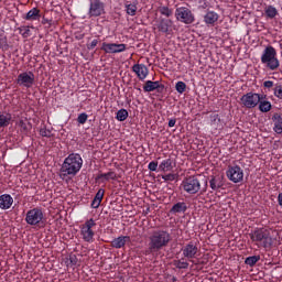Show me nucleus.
Segmentation results:
<instances>
[{
  "label": "nucleus",
  "mask_w": 282,
  "mask_h": 282,
  "mask_svg": "<svg viewBox=\"0 0 282 282\" xmlns=\"http://www.w3.org/2000/svg\"><path fill=\"white\" fill-rule=\"evenodd\" d=\"M226 176L229 182L239 184L240 182H243V169L239 165H228Z\"/></svg>",
  "instance_id": "9"
},
{
  "label": "nucleus",
  "mask_w": 282,
  "mask_h": 282,
  "mask_svg": "<svg viewBox=\"0 0 282 282\" xmlns=\"http://www.w3.org/2000/svg\"><path fill=\"white\" fill-rule=\"evenodd\" d=\"M159 170H161L163 173L173 171V159L163 160L159 165Z\"/></svg>",
  "instance_id": "25"
},
{
  "label": "nucleus",
  "mask_w": 282,
  "mask_h": 282,
  "mask_svg": "<svg viewBox=\"0 0 282 282\" xmlns=\"http://www.w3.org/2000/svg\"><path fill=\"white\" fill-rule=\"evenodd\" d=\"M24 221L29 226H37V228H43L45 226V214L41 207H34L26 212Z\"/></svg>",
  "instance_id": "5"
},
{
  "label": "nucleus",
  "mask_w": 282,
  "mask_h": 282,
  "mask_svg": "<svg viewBox=\"0 0 282 282\" xmlns=\"http://www.w3.org/2000/svg\"><path fill=\"white\" fill-rule=\"evenodd\" d=\"M273 96H276V98H280L282 100V85L275 84L273 87Z\"/></svg>",
  "instance_id": "41"
},
{
  "label": "nucleus",
  "mask_w": 282,
  "mask_h": 282,
  "mask_svg": "<svg viewBox=\"0 0 282 282\" xmlns=\"http://www.w3.org/2000/svg\"><path fill=\"white\" fill-rule=\"evenodd\" d=\"M198 10H206L208 8V0H196Z\"/></svg>",
  "instance_id": "44"
},
{
  "label": "nucleus",
  "mask_w": 282,
  "mask_h": 282,
  "mask_svg": "<svg viewBox=\"0 0 282 282\" xmlns=\"http://www.w3.org/2000/svg\"><path fill=\"white\" fill-rule=\"evenodd\" d=\"M278 203H279V206H281L282 208V193L278 195Z\"/></svg>",
  "instance_id": "52"
},
{
  "label": "nucleus",
  "mask_w": 282,
  "mask_h": 282,
  "mask_svg": "<svg viewBox=\"0 0 282 282\" xmlns=\"http://www.w3.org/2000/svg\"><path fill=\"white\" fill-rule=\"evenodd\" d=\"M143 91L151 93V91H158V94H164V84L160 82H152L147 80L143 86Z\"/></svg>",
  "instance_id": "16"
},
{
  "label": "nucleus",
  "mask_w": 282,
  "mask_h": 282,
  "mask_svg": "<svg viewBox=\"0 0 282 282\" xmlns=\"http://www.w3.org/2000/svg\"><path fill=\"white\" fill-rule=\"evenodd\" d=\"M14 204V198L10 194L0 195V208L1 210H10Z\"/></svg>",
  "instance_id": "22"
},
{
  "label": "nucleus",
  "mask_w": 282,
  "mask_h": 282,
  "mask_svg": "<svg viewBox=\"0 0 282 282\" xmlns=\"http://www.w3.org/2000/svg\"><path fill=\"white\" fill-rule=\"evenodd\" d=\"M209 186L212 191H219V188H221L224 184H221V181H219V178L213 176L209 181Z\"/></svg>",
  "instance_id": "33"
},
{
  "label": "nucleus",
  "mask_w": 282,
  "mask_h": 282,
  "mask_svg": "<svg viewBox=\"0 0 282 282\" xmlns=\"http://www.w3.org/2000/svg\"><path fill=\"white\" fill-rule=\"evenodd\" d=\"M40 135H42V138H52V130L47 129L46 126H42L40 129Z\"/></svg>",
  "instance_id": "38"
},
{
  "label": "nucleus",
  "mask_w": 282,
  "mask_h": 282,
  "mask_svg": "<svg viewBox=\"0 0 282 282\" xmlns=\"http://www.w3.org/2000/svg\"><path fill=\"white\" fill-rule=\"evenodd\" d=\"M262 94L247 93L240 98L241 105L247 109H254L259 102H261Z\"/></svg>",
  "instance_id": "10"
},
{
  "label": "nucleus",
  "mask_w": 282,
  "mask_h": 282,
  "mask_svg": "<svg viewBox=\"0 0 282 282\" xmlns=\"http://www.w3.org/2000/svg\"><path fill=\"white\" fill-rule=\"evenodd\" d=\"M109 180L116 181L118 180V174H116V172L110 171L107 173H99L97 174V176L95 177V182H99V184H105V182H109Z\"/></svg>",
  "instance_id": "20"
},
{
  "label": "nucleus",
  "mask_w": 282,
  "mask_h": 282,
  "mask_svg": "<svg viewBox=\"0 0 282 282\" xmlns=\"http://www.w3.org/2000/svg\"><path fill=\"white\" fill-rule=\"evenodd\" d=\"M175 89H176L177 94H184V91H186V83L177 82L175 84Z\"/></svg>",
  "instance_id": "40"
},
{
  "label": "nucleus",
  "mask_w": 282,
  "mask_h": 282,
  "mask_svg": "<svg viewBox=\"0 0 282 282\" xmlns=\"http://www.w3.org/2000/svg\"><path fill=\"white\" fill-rule=\"evenodd\" d=\"M276 85H274V82H272V80H265L264 83H263V87L265 88V89H272V87L274 88Z\"/></svg>",
  "instance_id": "47"
},
{
  "label": "nucleus",
  "mask_w": 282,
  "mask_h": 282,
  "mask_svg": "<svg viewBox=\"0 0 282 282\" xmlns=\"http://www.w3.org/2000/svg\"><path fill=\"white\" fill-rule=\"evenodd\" d=\"M181 251L183 252V257L185 259H196L199 252V247H197V242L189 241L182 247Z\"/></svg>",
  "instance_id": "13"
},
{
  "label": "nucleus",
  "mask_w": 282,
  "mask_h": 282,
  "mask_svg": "<svg viewBox=\"0 0 282 282\" xmlns=\"http://www.w3.org/2000/svg\"><path fill=\"white\" fill-rule=\"evenodd\" d=\"M261 63L265 65L268 69H271V72L279 69L280 62L279 58H276V48L267 46L262 52Z\"/></svg>",
  "instance_id": "4"
},
{
  "label": "nucleus",
  "mask_w": 282,
  "mask_h": 282,
  "mask_svg": "<svg viewBox=\"0 0 282 282\" xmlns=\"http://www.w3.org/2000/svg\"><path fill=\"white\" fill-rule=\"evenodd\" d=\"M95 226L96 220H94V218L86 220L79 226L82 239L86 243H94V241H96V239L94 238L96 237V231H94Z\"/></svg>",
  "instance_id": "6"
},
{
  "label": "nucleus",
  "mask_w": 282,
  "mask_h": 282,
  "mask_svg": "<svg viewBox=\"0 0 282 282\" xmlns=\"http://www.w3.org/2000/svg\"><path fill=\"white\" fill-rule=\"evenodd\" d=\"M19 127L22 133H24V135H28V133H30V129H32V126L30 124V122H25L23 120H20Z\"/></svg>",
  "instance_id": "36"
},
{
  "label": "nucleus",
  "mask_w": 282,
  "mask_h": 282,
  "mask_svg": "<svg viewBox=\"0 0 282 282\" xmlns=\"http://www.w3.org/2000/svg\"><path fill=\"white\" fill-rule=\"evenodd\" d=\"M264 14L267 19H274L276 15H279V10H276L273 6H268L264 9Z\"/></svg>",
  "instance_id": "28"
},
{
  "label": "nucleus",
  "mask_w": 282,
  "mask_h": 282,
  "mask_svg": "<svg viewBox=\"0 0 282 282\" xmlns=\"http://www.w3.org/2000/svg\"><path fill=\"white\" fill-rule=\"evenodd\" d=\"M127 243H131L130 236H119L111 241V248H116V250H120L124 248Z\"/></svg>",
  "instance_id": "19"
},
{
  "label": "nucleus",
  "mask_w": 282,
  "mask_h": 282,
  "mask_svg": "<svg viewBox=\"0 0 282 282\" xmlns=\"http://www.w3.org/2000/svg\"><path fill=\"white\" fill-rule=\"evenodd\" d=\"M173 265L177 270H188V262L184 261V258L178 259V260H173Z\"/></svg>",
  "instance_id": "31"
},
{
  "label": "nucleus",
  "mask_w": 282,
  "mask_h": 282,
  "mask_svg": "<svg viewBox=\"0 0 282 282\" xmlns=\"http://www.w3.org/2000/svg\"><path fill=\"white\" fill-rule=\"evenodd\" d=\"M12 120V115L0 112V128L8 127Z\"/></svg>",
  "instance_id": "30"
},
{
  "label": "nucleus",
  "mask_w": 282,
  "mask_h": 282,
  "mask_svg": "<svg viewBox=\"0 0 282 282\" xmlns=\"http://www.w3.org/2000/svg\"><path fill=\"white\" fill-rule=\"evenodd\" d=\"M76 41H83V39H85V34L79 33L75 36Z\"/></svg>",
  "instance_id": "51"
},
{
  "label": "nucleus",
  "mask_w": 282,
  "mask_h": 282,
  "mask_svg": "<svg viewBox=\"0 0 282 282\" xmlns=\"http://www.w3.org/2000/svg\"><path fill=\"white\" fill-rule=\"evenodd\" d=\"M272 123H273V131L278 135H281L282 133V113L275 112L271 117Z\"/></svg>",
  "instance_id": "21"
},
{
  "label": "nucleus",
  "mask_w": 282,
  "mask_h": 282,
  "mask_svg": "<svg viewBox=\"0 0 282 282\" xmlns=\"http://www.w3.org/2000/svg\"><path fill=\"white\" fill-rule=\"evenodd\" d=\"M65 265L67 268H73V270L78 265V257L76 254H70L65 259Z\"/></svg>",
  "instance_id": "27"
},
{
  "label": "nucleus",
  "mask_w": 282,
  "mask_h": 282,
  "mask_svg": "<svg viewBox=\"0 0 282 282\" xmlns=\"http://www.w3.org/2000/svg\"><path fill=\"white\" fill-rule=\"evenodd\" d=\"M181 188L187 195H197V192L202 191V183L195 175L187 176L182 181Z\"/></svg>",
  "instance_id": "7"
},
{
  "label": "nucleus",
  "mask_w": 282,
  "mask_h": 282,
  "mask_svg": "<svg viewBox=\"0 0 282 282\" xmlns=\"http://www.w3.org/2000/svg\"><path fill=\"white\" fill-rule=\"evenodd\" d=\"M158 30L163 34H171L173 32V20L162 18L158 24Z\"/></svg>",
  "instance_id": "17"
},
{
  "label": "nucleus",
  "mask_w": 282,
  "mask_h": 282,
  "mask_svg": "<svg viewBox=\"0 0 282 282\" xmlns=\"http://www.w3.org/2000/svg\"><path fill=\"white\" fill-rule=\"evenodd\" d=\"M18 30L23 39H30V36H32V31L30 30V26L22 25Z\"/></svg>",
  "instance_id": "35"
},
{
  "label": "nucleus",
  "mask_w": 282,
  "mask_h": 282,
  "mask_svg": "<svg viewBox=\"0 0 282 282\" xmlns=\"http://www.w3.org/2000/svg\"><path fill=\"white\" fill-rule=\"evenodd\" d=\"M203 21L207 28H215L217 21H219V13L213 10H207L203 15Z\"/></svg>",
  "instance_id": "15"
},
{
  "label": "nucleus",
  "mask_w": 282,
  "mask_h": 282,
  "mask_svg": "<svg viewBox=\"0 0 282 282\" xmlns=\"http://www.w3.org/2000/svg\"><path fill=\"white\" fill-rule=\"evenodd\" d=\"M100 204H102L100 200H96V198L91 202V208H100Z\"/></svg>",
  "instance_id": "49"
},
{
  "label": "nucleus",
  "mask_w": 282,
  "mask_h": 282,
  "mask_svg": "<svg viewBox=\"0 0 282 282\" xmlns=\"http://www.w3.org/2000/svg\"><path fill=\"white\" fill-rule=\"evenodd\" d=\"M149 171L155 172L158 171V161H152L148 165Z\"/></svg>",
  "instance_id": "46"
},
{
  "label": "nucleus",
  "mask_w": 282,
  "mask_h": 282,
  "mask_svg": "<svg viewBox=\"0 0 282 282\" xmlns=\"http://www.w3.org/2000/svg\"><path fill=\"white\" fill-rule=\"evenodd\" d=\"M169 243H171V234L164 230H155L149 237V243L144 251V256L158 257L160 250L166 248Z\"/></svg>",
  "instance_id": "1"
},
{
  "label": "nucleus",
  "mask_w": 282,
  "mask_h": 282,
  "mask_svg": "<svg viewBox=\"0 0 282 282\" xmlns=\"http://www.w3.org/2000/svg\"><path fill=\"white\" fill-rule=\"evenodd\" d=\"M175 18L180 23H184L185 25H192V23H195V13L186 7L177 8L175 10Z\"/></svg>",
  "instance_id": "8"
},
{
  "label": "nucleus",
  "mask_w": 282,
  "mask_h": 282,
  "mask_svg": "<svg viewBox=\"0 0 282 282\" xmlns=\"http://www.w3.org/2000/svg\"><path fill=\"white\" fill-rule=\"evenodd\" d=\"M259 109L262 113H268L272 109V104L265 100V96L263 94L260 97V101L258 102Z\"/></svg>",
  "instance_id": "24"
},
{
  "label": "nucleus",
  "mask_w": 282,
  "mask_h": 282,
  "mask_svg": "<svg viewBox=\"0 0 282 282\" xmlns=\"http://www.w3.org/2000/svg\"><path fill=\"white\" fill-rule=\"evenodd\" d=\"M98 45V40H93L90 43L87 44V50H94Z\"/></svg>",
  "instance_id": "48"
},
{
  "label": "nucleus",
  "mask_w": 282,
  "mask_h": 282,
  "mask_svg": "<svg viewBox=\"0 0 282 282\" xmlns=\"http://www.w3.org/2000/svg\"><path fill=\"white\" fill-rule=\"evenodd\" d=\"M101 51L105 52V54H122V52H127V44L104 42L101 44Z\"/></svg>",
  "instance_id": "12"
},
{
  "label": "nucleus",
  "mask_w": 282,
  "mask_h": 282,
  "mask_svg": "<svg viewBox=\"0 0 282 282\" xmlns=\"http://www.w3.org/2000/svg\"><path fill=\"white\" fill-rule=\"evenodd\" d=\"M127 14L129 17H135L138 12V4L137 3H126L124 6Z\"/></svg>",
  "instance_id": "32"
},
{
  "label": "nucleus",
  "mask_w": 282,
  "mask_h": 282,
  "mask_svg": "<svg viewBox=\"0 0 282 282\" xmlns=\"http://www.w3.org/2000/svg\"><path fill=\"white\" fill-rule=\"evenodd\" d=\"M105 14V2L100 0H90L88 15L91 17H102Z\"/></svg>",
  "instance_id": "14"
},
{
  "label": "nucleus",
  "mask_w": 282,
  "mask_h": 282,
  "mask_svg": "<svg viewBox=\"0 0 282 282\" xmlns=\"http://www.w3.org/2000/svg\"><path fill=\"white\" fill-rule=\"evenodd\" d=\"M83 169V156L78 153H70L63 162L59 170L61 180H67V177H76Z\"/></svg>",
  "instance_id": "2"
},
{
  "label": "nucleus",
  "mask_w": 282,
  "mask_h": 282,
  "mask_svg": "<svg viewBox=\"0 0 282 282\" xmlns=\"http://www.w3.org/2000/svg\"><path fill=\"white\" fill-rule=\"evenodd\" d=\"M187 210H188V206L186 205V203L178 202L172 206V208L170 209V213H172V215H177V214L182 215Z\"/></svg>",
  "instance_id": "23"
},
{
  "label": "nucleus",
  "mask_w": 282,
  "mask_h": 282,
  "mask_svg": "<svg viewBox=\"0 0 282 282\" xmlns=\"http://www.w3.org/2000/svg\"><path fill=\"white\" fill-rule=\"evenodd\" d=\"M87 118H89V116L86 112H82L77 117V122L79 124H85V122H87Z\"/></svg>",
  "instance_id": "43"
},
{
  "label": "nucleus",
  "mask_w": 282,
  "mask_h": 282,
  "mask_svg": "<svg viewBox=\"0 0 282 282\" xmlns=\"http://www.w3.org/2000/svg\"><path fill=\"white\" fill-rule=\"evenodd\" d=\"M116 118L119 122H124V120H127V118H129V111H127V109L122 108L117 111Z\"/></svg>",
  "instance_id": "34"
},
{
  "label": "nucleus",
  "mask_w": 282,
  "mask_h": 282,
  "mask_svg": "<svg viewBox=\"0 0 282 282\" xmlns=\"http://www.w3.org/2000/svg\"><path fill=\"white\" fill-rule=\"evenodd\" d=\"M104 197H105V189L99 188L98 192L96 193L94 199L102 203Z\"/></svg>",
  "instance_id": "45"
},
{
  "label": "nucleus",
  "mask_w": 282,
  "mask_h": 282,
  "mask_svg": "<svg viewBox=\"0 0 282 282\" xmlns=\"http://www.w3.org/2000/svg\"><path fill=\"white\" fill-rule=\"evenodd\" d=\"M187 261L193 263V265H198L199 264V262L195 261V259H187Z\"/></svg>",
  "instance_id": "53"
},
{
  "label": "nucleus",
  "mask_w": 282,
  "mask_h": 282,
  "mask_svg": "<svg viewBox=\"0 0 282 282\" xmlns=\"http://www.w3.org/2000/svg\"><path fill=\"white\" fill-rule=\"evenodd\" d=\"M210 124L212 127H216V124H219L221 122V119L219 118V115L217 113H212L209 116Z\"/></svg>",
  "instance_id": "39"
},
{
  "label": "nucleus",
  "mask_w": 282,
  "mask_h": 282,
  "mask_svg": "<svg viewBox=\"0 0 282 282\" xmlns=\"http://www.w3.org/2000/svg\"><path fill=\"white\" fill-rule=\"evenodd\" d=\"M176 122H177V119H175V118H174V119H170V120H169V127H170V128L175 127Z\"/></svg>",
  "instance_id": "50"
},
{
  "label": "nucleus",
  "mask_w": 282,
  "mask_h": 282,
  "mask_svg": "<svg viewBox=\"0 0 282 282\" xmlns=\"http://www.w3.org/2000/svg\"><path fill=\"white\" fill-rule=\"evenodd\" d=\"M159 12L160 14H162L163 17H166L169 19V17H173V10L170 9L169 7H159Z\"/></svg>",
  "instance_id": "37"
},
{
  "label": "nucleus",
  "mask_w": 282,
  "mask_h": 282,
  "mask_svg": "<svg viewBox=\"0 0 282 282\" xmlns=\"http://www.w3.org/2000/svg\"><path fill=\"white\" fill-rule=\"evenodd\" d=\"M259 261H261V256H250L246 258L245 263L249 265V268H254Z\"/></svg>",
  "instance_id": "29"
},
{
  "label": "nucleus",
  "mask_w": 282,
  "mask_h": 282,
  "mask_svg": "<svg viewBox=\"0 0 282 282\" xmlns=\"http://www.w3.org/2000/svg\"><path fill=\"white\" fill-rule=\"evenodd\" d=\"M34 83L35 76L32 72H23L18 75L17 85H19V87H25L26 89H30L34 86Z\"/></svg>",
  "instance_id": "11"
},
{
  "label": "nucleus",
  "mask_w": 282,
  "mask_h": 282,
  "mask_svg": "<svg viewBox=\"0 0 282 282\" xmlns=\"http://www.w3.org/2000/svg\"><path fill=\"white\" fill-rule=\"evenodd\" d=\"M249 237L258 248H272V236H270V230L265 228L257 227L249 232Z\"/></svg>",
  "instance_id": "3"
},
{
  "label": "nucleus",
  "mask_w": 282,
  "mask_h": 282,
  "mask_svg": "<svg viewBox=\"0 0 282 282\" xmlns=\"http://www.w3.org/2000/svg\"><path fill=\"white\" fill-rule=\"evenodd\" d=\"M162 180H164V182H175V180H177V174H165L162 176Z\"/></svg>",
  "instance_id": "42"
},
{
  "label": "nucleus",
  "mask_w": 282,
  "mask_h": 282,
  "mask_svg": "<svg viewBox=\"0 0 282 282\" xmlns=\"http://www.w3.org/2000/svg\"><path fill=\"white\" fill-rule=\"evenodd\" d=\"M132 72H134L139 80H144L147 76H149V67L144 64H134L132 66Z\"/></svg>",
  "instance_id": "18"
},
{
  "label": "nucleus",
  "mask_w": 282,
  "mask_h": 282,
  "mask_svg": "<svg viewBox=\"0 0 282 282\" xmlns=\"http://www.w3.org/2000/svg\"><path fill=\"white\" fill-rule=\"evenodd\" d=\"M39 17H41V10L33 8L26 13L24 19L25 21H36Z\"/></svg>",
  "instance_id": "26"
}]
</instances>
